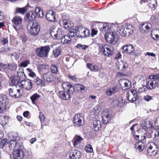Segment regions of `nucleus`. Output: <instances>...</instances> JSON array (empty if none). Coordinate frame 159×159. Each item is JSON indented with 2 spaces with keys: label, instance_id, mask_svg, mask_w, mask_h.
<instances>
[{
  "label": "nucleus",
  "instance_id": "56",
  "mask_svg": "<svg viewBox=\"0 0 159 159\" xmlns=\"http://www.w3.org/2000/svg\"><path fill=\"white\" fill-rule=\"evenodd\" d=\"M29 63V61L28 60L25 61L23 62H22L20 65L23 67H26L27 66L28 64Z\"/></svg>",
  "mask_w": 159,
  "mask_h": 159
},
{
  "label": "nucleus",
  "instance_id": "8",
  "mask_svg": "<svg viewBox=\"0 0 159 159\" xmlns=\"http://www.w3.org/2000/svg\"><path fill=\"white\" fill-rule=\"evenodd\" d=\"M23 149V144L20 143L19 144L18 148L13 150V156L14 159H21L25 156Z\"/></svg>",
  "mask_w": 159,
  "mask_h": 159
},
{
  "label": "nucleus",
  "instance_id": "10",
  "mask_svg": "<svg viewBox=\"0 0 159 159\" xmlns=\"http://www.w3.org/2000/svg\"><path fill=\"white\" fill-rule=\"evenodd\" d=\"M9 102L8 99L6 95H0V113H3L7 109V105Z\"/></svg>",
  "mask_w": 159,
  "mask_h": 159
},
{
  "label": "nucleus",
  "instance_id": "42",
  "mask_svg": "<svg viewBox=\"0 0 159 159\" xmlns=\"http://www.w3.org/2000/svg\"><path fill=\"white\" fill-rule=\"evenodd\" d=\"M51 73L56 74L58 72V69L57 66L54 64H52L50 67Z\"/></svg>",
  "mask_w": 159,
  "mask_h": 159
},
{
  "label": "nucleus",
  "instance_id": "62",
  "mask_svg": "<svg viewBox=\"0 0 159 159\" xmlns=\"http://www.w3.org/2000/svg\"><path fill=\"white\" fill-rule=\"evenodd\" d=\"M23 116L25 117H27L29 115V112L28 111H25L23 113Z\"/></svg>",
  "mask_w": 159,
  "mask_h": 159
},
{
  "label": "nucleus",
  "instance_id": "50",
  "mask_svg": "<svg viewBox=\"0 0 159 159\" xmlns=\"http://www.w3.org/2000/svg\"><path fill=\"white\" fill-rule=\"evenodd\" d=\"M146 88L147 89V88L146 87V85L145 86L142 85L141 87L139 88L137 90L138 92L139 93H142L143 92H145L146 90Z\"/></svg>",
  "mask_w": 159,
  "mask_h": 159
},
{
  "label": "nucleus",
  "instance_id": "49",
  "mask_svg": "<svg viewBox=\"0 0 159 159\" xmlns=\"http://www.w3.org/2000/svg\"><path fill=\"white\" fill-rule=\"evenodd\" d=\"M85 150L87 152L91 153L93 151V148L91 145L88 144L85 147Z\"/></svg>",
  "mask_w": 159,
  "mask_h": 159
},
{
  "label": "nucleus",
  "instance_id": "19",
  "mask_svg": "<svg viewBox=\"0 0 159 159\" xmlns=\"http://www.w3.org/2000/svg\"><path fill=\"white\" fill-rule=\"evenodd\" d=\"M8 90L10 96L13 98H19L21 96L20 89L9 88Z\"/></svg>",
  "mask_w": 159,
  "mask_h": 159
},
{
  "label": "nucleus",
  "instance_id": "3",
  "mask_svg": "<svg viewBox=\"0 0 159 159\" xmlns=\"http://www.w3.org/2000/svg\"><path fill=\"white\" fill-rule=\"evenodd\" d=\"M27 29L29 34L32 36H35L39 33L40 30V25L37 22H33L28 23Z\"/></svg>",
  "mask_w": 159,
  "mask_h": 159
},
{
  "label": "nucleus",
  "instance_id": "57",
  "mask_svg": "<svg viewBox=\"0 0 159 159\" xmlns=\"http://www.w3.org/2000/svg\"><path fill=\"white\" fill-rule=\"evenodd\" d=\"M76 76V75H75L74 76H72L70 74H68L67 75V77L70 79L74 81L75 80L77 79V77Z\"/></svg>",
  "mask_w": 159,
  "mask_h": 159
},
{
  "label": "nucleus",
  "instance_id": "1",
  "mask_svg": "<svg viewBox=\"0 0 159 159\" xmlns=\"http://www.w3.org/2000/svg\"><path fill=\"white\" fill-rule=\"evenodd\" d=\"M146 87L148 89L152 90L159 86V74L150 75L146 81Z\"/></svg>",
  "mask_w": 159,
  "mask_h": 159
},
{
  "label": "nucleus",
  "instance_id": "53",
  "mask_svg": "<svg viewBox=\"0 0 159 159\" xmlns=\"http://www.w3.org/2000/svg\"><path fill=\"white\" fill-rule=\"evenodd\" d=\"M143 99L146 101L149 102L150 100L153 99V97L152 96L148 95H147L144 97Z\"/></svg>",
  "mask_w": 159,
  "mask_h": 159
},
{
  "label": "nucleus",
  "instance_id": "63",
  "mask_svg": "<svg viewBox=\"0 0 159 159\" xmlns=\"http://www.w3.org/2000/svg\"><path fill=\"white\" fill-rule=\"evenodd\" d=\"M154 136L155 137H157L159 136V130H155Z\"/></svg>",
  "mask_w": 159,
  "mask_h": 159
},
{
  "label": "nucleus",
  "instance_id": "17",
  "mask_svg": "<svg viewBox=\"0 0 159 159\" xmlns=\"http://www.w3.org/2000/svg\"><path fill=\"white\" fill-rule=\"evenodd\" d=\"M83 119V117L80 113L75 114L74 118L73 123L74 125L77 127H79L82 125V121Z\"/></svg>",
  "mask_w": 159,
  "mask_h": 159
},
{
  "label": "nucleus",
  "instance_id": "4",
  "mask_svg": "<svg viewBox=\"0 0 159 159\" xmlns=\"http://www.w3.org/2000/svg\"><path fill=\"white\" fill-rule=\"evenodd\" d=\"M50 49V47L48 45L41 46L35 49V53L39 57L47 58L48 57Z\"/></svg>",
  "mask_w": 159,
  "mask_h": 159
},
{
  "label": "nucleus",
  "instance_id": "35",
  "mask_svg": "<svg viewBox=\"0 0 159 159\" xmlns=\"http://www.w3.org/2000/svg\"><path fill=\"white\" fill-rule=\"evenodd\" d=\"M87 66L88 68L93 71H98L101 70L100 68L98 66L96 65L92 66V64L90 63H87Z\"/></svg>",
  "mask_w": 159,
  "mask_h": 159
},
{
  "label": "nucleus",
  "instance_id": "54",
  "mask_svg": "<svg viewBox=\"0 0 159 159\" xmlns=\"http://www.w3.org/2000/svg\"><path fill=\"white\" fill-rule=\"evenodd\" d=\"M39 117L40 120L41 122H43L44 121L45 117L43 114L42 112H39Z\"/></svg>",
  "mask_w": 159,
  "mask_h": 159
},
{
  "label": "nucleus",
  "instance_id": "30",
  "mask_svg": "<svg viewBox=\"0 0 159 159\" xmlns=\"http://www.w3.org/2000/svg\"><path fill=\"white\" fill-rule=\"evenodd\" d=\"M9 147L11 150L16 149L19 147L20 143H17V141L11 140L9 142Z\"/></svg>",
  "mask_w": 159,
  "mask_h": 159
},
{
  "label": "nucleus",
  "instance_id": "28",
  "mask_svg": "<svg viewBox=\"0 0 159 159\" xmlns=\"http://www.w3.org/2000/svg\"><path fill=\"white\" fill-rule=\"evenodd\" d=\"M118 90V86L116 85L113 87L107 89L106 93L108 96H110L116 93Z\"/></svg>",
  "mask_w": 159,
  "mask_h": 159
},
{
  "label": "nucleus",
  "instance_id": "18",
  "mask_svg": "<svg viewBox=\"0 0 159 159\" xmlns=\"http://www.w3.org/2000/svg\"><path fill=\"white\" fill-rule=\"evenodd\" d=\"M20 78L19 76L17 75H14L11 76L9 79V84L12 86H15L16 88L20 84Z\"/></svg>",
  "mask_w": 159,
  "mask_h": 159
},
{
  "label": "nucleus",
  "instance_id": "29",
  "mask_svg": "<svg viewBox=\"0 0 159 159\" xmlns=\"http://www.w3.org/2000/svg\"><path fill=\"white\" fill-rule=\"evenodd\" d=\"M126 99L130 102L133 103L137 100L138 98V97L134 96L132 94H130L129 92H127L126 94Z\"/></svg>",
  "mask_w": 159,
  "mask_h": 159
},
{
  "label": "nucleus",
  "instance_id": "23",
  "mask_svg": "<svg viewBox=\"0 0 159 159\" xmlns=\"http://www.w3.org/2000/svg\"><path fill=\"white\" fill-rule=\"evenodd\" d=\"M56 13L52 10H49L47 11L46 15L47 19L50 22H54L56 20Z\"/></svg>",
  "mask_w": 159,
  "mask_h": 159
},
{
  "label": "nucleus",
  "instance_id": "64",
  "mask_svg": "<svg viewBox=\"0 0 159 159\" xmlns=\"http://www.w3.org/2000/svg\"><path fill=\"white\" fill-rule=\"evenodd\" d=\"M24 153L25 154V156H26L27 157H29L31 156L32 154V153L30 151H28V152H25Z\"/></svg>",
  "mask_w": 159,
  "mask_h": 159
},
{
  "label": "nucleus",
  "instance_id": "5",
  "mask_svg": "<svg viewBox=\"0 0 159 159\" xmlns=\"http://www.w3.org/2000/svg\"><path fill=\"white\" fill-rule=\"evenodd\" d=\"M106 28L107 29V33H116V32H118L120 35L125 36L127 34L126 31L125 30V28H121L120 29V27H118L117 25L112 24L109 27V26H107L105 28L103 27V28Z\"/></svg>",
  "mask_w": 159,
  "mask_h": 159
},
{
  "label": "nucleus",
  "instance_id": "41",
  "mask_svg": "<svg viewBox=\"0 0 159 159\" xmlns=\"http://www.w3.org/2000/svg\"><path fill=\"white\" fill-rule=\"evenodd\" d=\"M40 97V96L37 93H34L31 96L30 98L33 104H35V101L37 100Z\"/></svg>",
  "mask_w": 159,
  "mask_h": 159
},
{
  "label": "nucleus",
  "instance_id": "58",
  "mask_svg": "<svg viewBox=\"0 0 159 159\" xmlns=\"http://www.w3.org/2000/svg\"><path fill=\"white\" fill-rule=\"evenodd\" d=\"M128 66V65L127 63L126 62H123L122 70L124 71L126 70Z\"/></svg>",
  "mask_w": 159,
  "mask_h": 159
},
{
  "label": "nucleus",
  "instance_id": "2",
  "mask_svg": "<svg viewBox=\"0 0 159 159\" xmlns=\"http://www.w3.org/2000/svg\"><path fill=\"white\" fill-rule=\"evenodd\" d=\"M98 47L101 53L106 56L109 57L114 54L115 50L111 45L105 44H100Z\"/></svg>",
  "mask_w": 159,
  "mask_h": 159
},
{
  "label": "nucleus",
  "instance_id": "20",
  "mask_svg": "<svg viewBox=\"0 0 159 159\" xmlns=\"http://www.w3.org/2000/svg\"><path fill=\"white\" fill-rule=\"evenodd\" d=\"M62 86L64 91L70 93L72 94L75 91L74 87L69 82H63L62 84Z\"/></svg>",
  "mask_w": 159,
  "mask_h": 159
},
{
  "label": "nucleus",
  "instance_id": "13",
  "mask_svg": "<svg viewBox=\"0 0 159 159\" xmlns=\"http://www.w3.org/2000/svg\"><path fill=\"white\" fill-rule=\"evenodd\" d=\"M77 32L79 33L78 36L80 38H85L88 37L90 35V31L89 29L83 27H79Z\"/></svg>",
  "mask_w": 159,
  "mask_h": 159
},
{
  "label": "nucleus",
  "instance_id": "38",
  "mask_svg": "<svg viewBox=\"0 0 159 159\" xmlns=\"http://www.w3.org/2000/svg\"><path fill=\"white\" fill-rule=\"evenodd\" d=\"M37 16L39 18H43L44 16V13L43 10L40 7H37L35 10Z\"/></svg>",
  "mask_w": 159,
  "mask_h": 159
},
{
  "label": "nucleus",
  "instance_id": "32",
  "mask_svg": "<svg viewBox=\"0 0 159 159\" xmlns=\"http://www.w3.org/2000/svg\"><path fill=\"white\" fill-rule=\"evenodd\" d=\"M141 126L143 129H148L152 127V125L149 121L143 120L142 121Z\"/></svg>",
  "mask_w": 159,
  "mask_h": 159
},
{
  "label": "nucleus",
  "instance_id": "9",
  "mask_svg": "<svg viewBox=\"0 0 159 159\" xmlns=\"http://www.w3.org/2000/svg\"><path fill=\"white\" fill-rule=\"evenodd\" d=\"M11 21L13 24V27L16 30L18 31L20 30L23 21V19L21 17L16 15L13 17Z\"/></svg>",
  "mask_w": 159,
  "mask_h": 159
},
{
  "label": "nucleus",
  "instance_id": "24",
  "mask_svg": "<svg viewBox=\"0 0 159 159\" xmlns=\"http://www.w3.org/2000/svg\"><path fill=\"white\" fill-rule=\"evenodd\" d=\"M54 77L52 74L47 72L43 74L42 78L44 81L51 82L54 81Z\"/></svg>",
  "mask_w": 159,
  "mask_h": 159
},
{
  "label": "nucleus",
  "instance_id": "37",
  "mask_svg": "<svg viewBox=\"0 0 159 159\" xmlns=\"http://www.w3.org/2000/svg\"><path fill=\"white\" fill-rule=\"evenodd\" d=\"M48 66L44 64H40L38 66V70L39 72L45 71L48 69Z\"/></svg>",
  "mask_w": 159,
  "mask_h": 159
},
{
  "label": "nucleus",
  "instance_id": "59",
  "mask_svg": "<svg viewBox=\"0 0 159 159\" xmlns=\"http://www.w3.org/2000/svg\"><path fill=\"white\" fill-rule=\"evenodd\" d=\"M130 93L133 94L134 96L138 97V95L136 91L131 89L130 90Z\"/></svg>",
  "mask_w": 159,
  "mask_h": 159
},
{
  "label": "nucleus",
  "instance_id": "25",
  "mask_svg": "<svg viewBox=\"0 0 159 159\" xmlns=\"http://www.w3.org/2000/svg\"><path fill=\"white\" fill-rule=\"evenodd\" d=\"M122 48L123 51L128 54H132L134 51V47L130 44L124 46Z\"/></svg>",
  "mask_w": 159,
  "mask_h": 159
},
{
  "label": "nucleus",
  "instance_id": "22",
  "mask_svg": "<svg viewBox=\"0 0 159 159\" xmlns=\"http://www.w3.org/2000/svg\"><path fill=\"white\" fill-rule=\"evenodd\" d=\"M157 147L155 144L153 143L152 145H150L147 150L148 155L150 156H154L156 155Z\"/></svg>",
  "mask_w": 159,
  "mask_h": 159
},
{
  "label": "nucleus",
  "instance_id": "47",
  "mask_svg": "<svg viewBox=\"0 0 159 159\" xmlns=\"http://www.w3.org/2000/svg\"><path fill=\"white\" fill-rule=\"evenodd\" d=\"M77 31L74 30L73 29L70 30L69 32V34L71 37H75L77 35Z\"/></svg>",
  "mask_w": 159,
  "mask_h": 159
},
{
  "label": "nucleus",
  "instance_id": "55",
  "mask_svg": "<svg viewBox=\"0 0 159 159\" xmlns=\"http://www.w3.org/2000/svg\"><path fill=\"white\" fill-rule=\"evenodd\" d=\"M1 42L3 45L7 44L8 43V39L7 38H2L1 39Z\"/></svg>",
  "mask_w": 159,
  "mask_h": 159
},
{
  "label": "nucleus",
  "instance_id": "15",
  "mask_svg": "<svg viewBox=\"0 0 159 159\" xmlns=\"http://www.w3.org/2000/svg\"><path fill=\"white\" fill-rule=\"evenodd\" d=\"M119 84L121 88L123 90H125L129 89L131 86V83L129 80L122 79L120 80Z\"/></svg>",
  "mask_w": 159,
  "mask_h": 159
},
{
  "label": "nucleus",
  "instance_id": "12",
  "mask_svg": "<svg viewBox=\"0 0 159 159\" xmlns=\"http://www.w3.org/2000/svg\"><path fill=\"white\" fill-rule=\"evenodd\" d=\"M81 152L76 150H70L67 155L68 159H79L81 157Z\"/></svg>",
  "mask_w": 159,
  "mask_h": 159
},
{
  "label": "nucleus",
  "instance_id": "44",
  "mask_svg": "<svg viewBox=\"0 0 159 159\" xmlns=\"http://www.w3.org/2000/svg\"><path fill=\"white\" fill-rule=\"evenodd\" d=\"M36 14L34 12H32L31 15L30 14H28L27 15V17L30 20H33L35 19L36 17Z\"/></svg>",
  "mask_w": 159,
  "mask_h": 159
},
{
  "label": "nucleus",
  "instance_id": "16",
  "mask_svg": "<svg viewBox=\"0 0 159 159\" xmlns=\"http://www.w3.org/2000/svg\"><path fill=\"white\" fill-rule=\"evenodd\" d=\"M20 84L21 87L27 90H29L33 87V84L31 80L27 79L21 81Z\"/></svg>",
  "mask_w": 159,
  "mask_h": 159
},
{
  "label": "nucleus",
  "instance_id": "6",
  "mask_svg": "<svg viewBox=\"0 0 159 159\" xmlns=\"http://www.w3.org/2000/svg\"><path fill=\"white\" fill-rule=\"evenodd\" d=\"M1 66L8 76L13 74L16 71L17 68V65L14 63L8 64H2L1 65Z\"/></svg>",
  "mask_w": 159,
  "mask_h": 159
},
{
  "label": "nucleus",
  "instance_id": "34",
  "mask_svg": "<svg viewBox=\"0 0 159 159\" xmlns=\"http://www.w3.org/2000/svg\"><path fill=\"white\" fill-rule=\"evenodd\" d=\"M71 39L68 35H65L61 38V43L64 44H69L71 42Z\"/></svg>",
  "mask_w": 159,
  "mask_h": 159
},
{
  "label": "nucleus",
  "instance_id": "51",
  "mask_svg": "<svg viewBox=\"0 0 159 159\" xmlns=\"http://www.w3.org/2000/svg\"><path fill=\"white\" fill-rule=\"evenodd\" d=\"M7 143V140L6 139L2 140L0 142V148L2 149L5 145Z\"/></svg>",
  "mask_w": 159,
  "mask_h": 159
},
{
  "label": "nucleus",
  "instance_id": "61",
  "mask_svg": "<svg viewBox=\"0 0 159 159\" xmlns=\"http://www.w3.org/2000/svg\"><path fill=\"white\" fill-rule=\"evenodd\" d=\"M139 126L138 124H135L133 125L130 128V129H135V127H136V128L137 129L138 128V127Z\"/></svg>",
  "mask_w": 159,
  "mask_h": 159
},
{
  "label": "nucleus",
  "instance_id": "21",
  "mask_svg": "<svg viewBox=\"0 0 159 159\" xmlns=\"http://www.w3.org/2000/svg\"><path fill=\"white\" fill-rule=\"evenodd\" d=\"M152 26V24L150 23L141 22L139 25V29L142 33H145L148 31Z\"/></svg>",
  "mask_w": 159,
  "mask_h": 159
},
{
  "label": "nucleus",
  "instance_id": "14",
  "mask_svg": "<svg viewBox=\"0 0 159 159\" xmlns=\"http://www.w3.org/2000/svg\"><path fill=\"white\" fill-rule=\"evenodd\" d=\"M74 88L75 91V90L79 93H82L80 95L79 98L81 99L83 98L84 97L83 93L85 92L87 90L86 87L81 84H78L74 85Z\"/></svg>",
  "mask_w": 159,
  "mask_h": 159
},
{
  "label": "nucleus",
  "instance_id": "43",
  "mask_svg": "<svg viewBox=\"0 0 159 159\" xmlns=\"http://www.w3.org/2000/svg\"><path fill=\"white\" fill-rule=\"evenodd\" d=\"M101 124L100 121L98 120H94L93 121V127L94 129H99L101 128Z\"/></svg>",
  "mask_w": 159,
  "mask_h": 159
},
{
  "label": "nucleus",
  "instance_id": "11",
  "mask_svg": "<svg viewBox=\"0 0 159 159\" xmlns=\"http://www.w3.org/2000/svg\"><path fill=\"white\" fill-rule=\"evenodd\" d=\"M102 121L103 124L109 122L112 117V112L108 109H105L102 112Z\"/></svg>",
  "mask_w": 159,
  "mask_h": 159
},
{
  "label": "nucleus",
  "instance_id": "26",
  "mask_svg": "<svg viewBox=\"0 0 159 159\" xmlns=\"http://www.w3.org/2000/svg\"><path fill=\"white\" fill-rule=\"evenodd\" d=\"M50 31L51 35L54 39H58L60 38L58 30L57 29L52 27L50 28Z\"/></svg>",
  "mask_w": 159,
  "mask_h": 159
},
{
  "label": "nucleus",
  "instance_id": "40",
  "mask_svg": "<svg viewBox=\"0 0 159 159\" xmlns=\"http://www.w3.org/2000/svg\"><path fill=\"white\" fill-rule=\"evenodd\" d=\"M27 11V9L26 7L22 8L17 7L16 9L15 14L20 13L23 15Z\"/></svg>",
  "mask_w": 159,
  "mask_h": 159
},
{
  "label": "nucleus",
  "instance_id": "36",
  "mask_svg": "<svg viewBox=\"0 0 159 159\" xmlns=\"http://www.w3.org/2000/svg\"><path fill=\"white\" fill-rule=\"evenodd\" d=\"M34 82L38 85L44 86L45 85V83L44 81L37 76L35 77Z\"/></svg>",
  "mask_w": 159,
  "mask_h": 159
},
{
  "label": "nucleus",
  "instance_id": "52",
  "mask_svg": "<svg viewBox=\"0 0 159 159\" xmlns=\"http://www.w3.org/2000/svg\"><path fill=\"white\" fill-rule=\"evenodd\" d=\"M82 139H83L80 137L78 136L77 137L74 142L73 144L75 146L78 143H80Z\"/></svg>",
  "mask_w": 159,
  "mask_h": 159
},
{
  "label": "nucleus",
  "instance_id": "46",
  "mask_svg": "<svg viewBox=\"0 0 159 159\" xmlns=\"http://www.w3.org/2000/svg\"><path fill=\"white\" fill-rule=\"evenodd\" d=\"M61 23L64 28L66 29H69L70 28V27L69 26L68 23L66 20H63Z\"/></svg>",
  "mask_w": 159,
  "mask_h": 159
},
{
  "label": "nucleus",
  "instance_id": "31",
  "mask_svg": "<svg viewBox=\"0 0 159 159\" xmlns=\"http://www.w3.org/2000/svg\"><path fill=\"white\" fill-rule=\"evenodd\" d=\"M8 138L11 140H14L17 141L20 139V137L18 133H9L8 134Z\"/></svg>",
  "mask_w": 159,
  "mask_h": 159
},
{
  "label": "nucleus",
  "instance_id": "7",
  "mask_svg": "<svg viewBox=\"0 0 159 159\" xmlns=\"http://www.w3.org/2000/svg\"><path fill=\"white\" fill-rule=\"evenodd\" d=\"M105 38L106 41L112 45L116 44L119 39L118 35L114 33H106Z\"/></svg>",
  "mask_w": 159,
  "mask_h": 159
},
{
  "label": "nucleus",
  "instance_id": "48",
  "mask_svg": "<svg viewBox=\"0 0 159 159\" xmlns=\"http://www.w3.org/2000/svg\"><path fill=\"white\" fill-rule=\"evenodd\" d=\"M5 119L7 120L8 119V116H0V124H1L2 125L6 124V123L5 120Z\"/></svg>",
  "mask_w": 159,
  "mask_h": 159
},
{
  "label": "nucleus",
  "instance_id": "45",
  "mask_svg": "<svg viewBox=\"0 0 159 159\" xmlns=\"http://www.w3.org/2000/svg\"><path fill=\"white\" fill-rule=\"evenodd\" d=\"M61 52L60 49L58 48H56L53 51L52 53L55 57H58L61 54Z\"/></svg>",
  "mask_w": 159,
  "mask_h": 159
},
{
  "label": "nucleus",
  "instance_id": "60",
  "mask_svg": "<svg viewBox=\"0 0 159 159\" xmlns=\"http://www.w3.org/2000/svg\"><path fill=\"white\" fill-rule=\"evenodd\" d=\"M98 31L95 30L94 28H93L92 29L91 34L92 35H96L97 34Z\"/></svg>",
  "mask_w": 159,
  "mask_h": 159
},
{
  "label": "nucleus",
  "instance_id": "39",
  "mask_svg": "<svg viewBox=\"0 0 159 159\" xmlns=\"http://www.w3.org/2000/svg\"><path fill=\"white\" fill-rule=\"evenodd\" d=\"M148 2L150 7L153 10H155L156 7L157 6V1L156 0H148Z\"/></svg>",
  "mask_w": 159,
  "mask_h": 159
},
{
  "label": "nucleus",
  "instance_id": "27",
  "mask_svg": "<svg viewBox=\"0 0 159 159\" xmlns=\"http://www.w3.org/2000/svg\"><path fill=\"white\" fill-rule=\"evenodd\" d=\"M71 93L63 91H60L59 92V95L60 97L63 100H67L70 98L71 97Z\"/></svg>",
  "mask_w": 159,
  "mask_h": 159
},
{
  "label": "nucleus",
  "instance_id": "33",
  "mask_svg": "<svg viewBox=\"0 0 159 159\" xmlns=\"http://www.w3.org/2000/svg\"><path fill=\"white\" fill-rule=\"evenodd\" d=\"M151 36L153 39H158L159 37V29H152L151 32Z\"/></svg>",
  "mask_w": 159,
  "mask_h": 159
}]
</instances>
